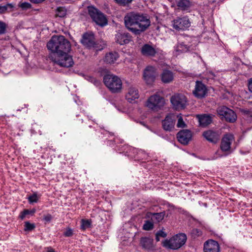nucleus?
<instances>
[{
    "mask_svg": "<svg viewBox=\"0 0 252 252\" xmlns=\"http://www.w3.org/2000/svg\"><path fill=\"white\" fill-rule=\"evenodd\" d=\"M124 20L126 29L135 35H139L151 25V21L148 16L137 12L126 13Z\"/></svg>",
    "mask_w": 252,
    "mask_h": 252,
    "instance_id": "nucleus-1",
    "label": "nucleus"
},
{
    "mask_svg": "<svg viewBox=\"0 0 252 252\" xmlns=\"http://www.w3.org/2000/svg\"><path fill=\"white\" fill-rule=\"evenodd\" d=\"M161 81L165 84L172 82L174 78L173 72L168 69H164L160 74Z\"/></svg>",
    "mask_w": 252,
    "mask_h": 252,
    "instance_id": "nucleus-22",
    "label": "nucleus"
},
{
    "mask_svg": "<svg viewBox=\"0 0 252 252\" xmlns=\"http://www.w3.org/2000/svg\"><path fill=\"white\" fill-rule=\"evenodd\" d=\"M204 252H220V246L217 242L210 240L204 244Z\"/></svg>",
    "mask_w": 252,
    "mask_h": 252,
    "instance_id": "nucleus-15",
    "label": "nucleus"
},
{
    "mask_svg": "<svg viewBox=\"0 0 252 252\" xmlns=\"http://www.w3.org/2000/svg\"><path fill=\"white\" fill-rule=\"evenodd\" d=\"M14 6L11 3H8L5 5H0V14L5 13L8 8H12Z\"/></svg>",
    "mask_w": 252,
    "mask_h": 252,
    "instance_id": "nucleus-31",
    "label": "nucleus"
},
{
    "mask_svg": "<svg viewBox=\"0 0 252 252\" xmlns=\"http://www.w3.org/2000/svg\"><path fill=\"white\" fill-rule=\"evenodd\" d=\"M47 252H54L52 249H49Z\"/></svg>",
    "mask_w": 252,
    "mask_h": 252,
    "instance_id": "nucleus-47",
    "label": "nucleus"
},
{
    "mask_svg": "<svg viewBox=\"0 0 252 252\" xmlns=\"http://www.w3.org/2000/svg\"><path fill=\"white\" fill-rule=\"evenodd\" d=\"M234 141L233 135L231 134H226L222 138L220 148L222 151H228L230 149V145Z\"/></svg>",
    "mask_w": 252,
    "mask_h": 252,
    "instance_id": "nucleus-13",
    "label": "nucleus"
},
{
    "mask_svg": "<svg viewBox=\"0 0 252 252\" xmlns=\"http://www.w3.org/2000/svg\"><path fill=\"white\" fill-rule=\"evenodd\" d=\"M166 236H167V234L164 231H163V230H160V231H158L156 234V240L157 241H159V237L165 238L166 237Z\"/></svg>",
    "mask_w": 252,
    "mask_h": 252,
    "instance_id": "nucleus-38",
    "label": "nucleus"
},
{
    "mask_svg": "<svg viewBox=\"0 0 252 252\" xmlns=\"http://www.w3.org/2000/svg\"><path fill=\"white\" fill-rule=\"evenodd\" d=\"M19 7L23 10H27L32 7V5L29 2H20L18 4Z\"/></svg>",
    "mask_w": 252,
    "mask_h": 252,
    "instance_id": "nucleus-36",
    "label": "nucleus"
},
{
    "mask_svg": "<svg viewBox=\"0 0 252 252\" xmlns=\"http://www.w3.org/2000/svg\"><path fill=\"white\" fill-rule=\"evenodd\" d=\"M140 245L145 250H153L154 248L153 240L148 237L142 238L140 240Z\"/></svg>",
    "mask_w": 252,
    "mask_h": 252,
    "instance_id": "nucleus-23",
    "label": "nucleus"
},
{
    "mask_svg": "<svg viewBox=\"0 0 252 252\" xmlns=\"http://www.w3.org/2000/svg\"><path fill=\"white\" fill-rule=\"evenodd\" d=\"M187 241V236L184 233L177 234L170 239L163 241L162 245L166 249L177 250L183 246Z\"/></svg>",
    "mask_w": 252,
    "mask_h": 252,
    "instance_id": "nucleus-4",
    "label": "nucleus"
},
{
    "mask_svg": "<svg viewBox=\"0 0 252 252\" xmlns=\"http://www.w3.org/2000/svg\"><path fill=\"white\" fill-rule=\"evenodd\" d=\"M105 85L113 93L121 92L122 82L120 78L111 74H107L103 77Z\"/></svg>",
    "mask_w": 252,
    "mask_h": 252,
    "instance_id": "nucleus-3",
    "label": "nucleus"
},
{
    "mask_svg": "<svg viewBox=\"0 0 252 252\" xmlns=\"http://www.w3.org/2000/svg\"><path fill=\"white\" fill-rule=\"evenodd\" d=\"M119 56L117 53H109L105 55L104 61L108 63H113L118 59Z\"/></svg>",
    "mask_w": 252,
    "mask_h": 252,
    "instance_id": "nucleus-26",
    "label": "nucleus"
},
{
    "mask_svg": "<svg viewBox=\"0 0 252 252\" xmlns=\"http://www.w3.org/2000/svg\"><path fill=\"white\" fill-rule=\"evenodd\" d=\"M72 230L68 228L64 233V235L66 237H70L72 235Z\"/></svg>",
    "mask_w": 252,
    "mask_h": 252,
    "instance_id": "nucleus-41",
    "label": "nucleus"
},
{
    "mask_svg": "<svg viewBox=\"0 0 252 252\" xmlns=\"http://www.w3.org/2000/svg\"><path fill=\"white\" fill-rule=\"evenodd\" d=\"M51 54H58L64 52H69L71 45L69 41L63 35H54L47 44Z\"/></svg>",
    "mask_w": 252,
    "mask_h": 252,
    "instance_id": "nucleus-2",
    "label": "nucleus"
},
{
    "mask_svg": "<svg viewBox=\"0 0 252 252\" xmlns=\"http://www.w3.org/2000/svg\"><path fill=\"white\" fill-rule=\"evenodd\" d=\"M28 214H29V210H24V211L21 213L19 217L22 220H23L25 218L26 215Z\"/></svg>",
    "mask_w": 252,
    "mask_h": 252,
    "instance_id": "nucleus-40",
    "label": "nucleus"
},
{
    "mask_svg": "<svg viewBox=\"0 0 252 252\" xmlns=\"http://www.w3.org/2000/svg\"><path fill=\"white\" fill-rule=\"evenodd\" d=\"M66 15V10L63 7H59L57 10V15L60 17H63Z\"/></svg>",
    "mask_w": 252,
    "mask_h": 252,
    "instance_id": "nucleus-33",
    "label": "nucleus"
},
{
    "mask_svg": "<svg viewBox=\"0 0 252 252\" xmlns=\"http://www.w3.org/2000/svg\"><path fill=\"white\" fill-rule=\"evenodd\" d=\"M175 123L174 116L168 115L162 121L163 128L166 131H171L174 127Z\"/></svg>",
    "mask_w": 252,
    "mask_h": 252,
    "instance_id": "nucleus-14",
    "label": "nucleus"
},
{
    "mask_svg": "<svg viewBox=\"0 0 252 252\" xmlns=\"http://www.w3.org/2000/svg\"><path fill=\"white\" fill-rule=\"evenodd\" d=\"M207 93V89L206 86L201 81H197L195 83V88L193 94L197 98L204 97Z\"/></svg>",
    "mask_w": 252,
    "mask_h": 252,
    "instance_id": "nucleus-12",
    "label": "nucleus"
},
{
    "mask_svg": "<svg viewBox=\"0 0 252 252\" xmlns=\"http://www.w3.org/2000/svg\"><path fill=\"white\" fill-rule=\"evenodd\" d=\"M126 97L129 102H131L133 100L138 98L139 94L138 90L134 87L130 86L128 89Z\"/></svg>",
    "mask_w": 252,
    "mask_h": 252,
    "instance_id": "nucleus-21",
    "label": "nucleus"
},
{
    "mask_svg": "<svg viewBox=\"0 0 252 252\" xmlns=\"http://www.w3.org/2000/svg\"><path fill=\"white\" fill-rule=\"evenodd\" d=\"M154 222L151 220H146L143 226V229L145 230H150L154 228Z\"/></svg>",
    "mask_w": 252,
    "mask_h": 252,
    "instance_id": "nucleus-28",
    "label": "nucleus"
},
{
    "mask_svg": "<svg viewBox=\"0 0 252 252\" xmlns=\"http://www.w3.org/2000/svg\"><path fill=\"white\" fill-rule=\"evenodd\" d=\"M64 52L58 54H50L49 58L55 63L62 67H69L73 64L72 57Z\"/></svg>",
    "mask_w": 252,
    "mask_h": 252,
    "instance_id": "nucleus-5",
    "label": "nucleus"
},
{
    "mask_svg": "<svg viewBox=\"0 0 252 252\" xmlns=\"http://www.w3.org/2000/svg\"><path fill=\"white\" fill-rule=\"evenodd\" d=\"M52 219V216L51 215H47L44 217L43 220L46 222H49Z\"/></svg>",
    "mask_w": 252,
    "mask_h": 252,
    "instance_id": "nucleus-42",
    "label": "nucleus"
},
{
    "mask_svg": "<svg viewBox=\"0 0 252 252\" xmlns=\"http://www.w3.org/2000/svg\"><path fill=\"white\" fill-rule=\"evenodd\" d=\"M248 88L249 91L252 93V78L249 80Z\"/></svg>",
    "mask_w": 252,
    "mask_h": 252,
    "instance_id": "nucleus-43",
    "label": "nucleus"
},
{
    "mask_svg": "<svg viewBox=\"0 0 252 252\" xmlns=\"http://www.w3.org/2000/svg\"><path fill=\"white\" fill-rule=\"evenodd\" d=\"M165 216L164 212H160L157 213H150L148 215V217L151 218V220L154 223H158L161 221Z\"/></svg>",
    "mask_w": 252,
    "mask_h": 252,
    "instance_id": "nucleus-24",
    "label": "nucleus"
},
{
    "mask_svg": "<svg viewBox=\"0 0 252 252\" xmlns=\"http://www.w3.org/2000/svg\"><path fill=\"white\" fill-rule=\"evenodd\" d=\"M177 5L182 10H185L190 7L191 2L188 0H180Z\"/></svg>",
    "mask_w": 252,
    "mask_h": 252,
    "instance_id": "nucleus-27",
    "label": "nucleus"
},
{
    "mask_svg": "<svg viewBox=\"0 0 252 252\" xmlns=\"http://www.w3.org/2000/svg\"><path fill=\"white\" fill-rule=\"evenodd\" d=\"M178 118V122L177 124V126L178 127H185L186 126V124L183 121V119L182 116L180 115L177 116Z\"/></svg>",
    "mask_w": 252,
    "mask_h": 252,
    "instance_id": "nucleus-35",
    "label": "nucleus"
},
{
    "mask_svg": "<svg viewBox=\"0 0 252 252\" xmlns=\"http://www.w3.org/2000/svg\"><path fill=\"white\" fill-rule=\"evenodd\" d=\"M116 41L120 45L127 44L130 40L131 36L127 32H119L116 35Z\"/></svg>",
    "mask_w": 252,
    "mask_h": 252,
    "instance_id": "nucleus-19",
    "label": "nucleus"
},
{
    "mask_svg": "<svg viewBox=\"0 0 252 252\" xmlns=\"http://www.w3.org/2000/svg\"><path fill=\"white\" fill-rule=\"evenodd\" d=\"M45 0H30V1L31 2L33 3H36V4L41 3Z\"/></svg>",
    "mask_w": 252,
    "mask_h": 252,
    "instance_id": "nucleus-45",
    "label": "nucleus"
},
{
    "mask_svg": "<svg viewBox=\"0 0 252 252\" xmlns=\"http://www.w3.org/2000/svg\"><path fill=\"white\" fill-rule=\"evenodd\" d=\"M171 102L177 110L184 109L187 103V98L183 94H175L171 97Z\"/></svg>",
    "mask_w": 252,
    "mask_h": 252,
    "instance_id": "nucleus-9",
    "label": "nucleus"
},
{
    "mask_svg": "<svg viewBox=\"0 0 252 252\" xmlns=\"http://www.w3.org/2000/svg\"><path fill=\"white\" fill-rule=\"evenodd\" d=\"M2 1V0H0V1Z\"/></svg>",
    "mask_w": 252,
    "mask_h": 252,
    "instance_id": "nucleus-50",
    "label": "nucleus"
},
{
    "mask_svg": "<svg viewBox=\"0 0 252 252\" xmlns=\"http://www.w3.org/2000/svg\"><path fill=\"white\" fill-rule=\"evenodd\" d=\"M34 212H35V210H32V211H30L29 210V214L30 213H32V214H33Z\"/></svg>",
    "mask_w": 252,
    "mask_h": 252,
    "instance_id": "nucleus-46",
    "label": "nucleus"
},
{
    "mask_svg": "<svg viewBox=\"0 0 252 252\" xmlns=\"http://www.w3.org/2000/svg\"><path fill=\"white\" fill-rule=\"evenodd\" d=\"M190 26L189 20L186 17L177 18L173 21V27L177 30H184Z\"/></svg>",
    "mask_w": 252,
    "mask_h": 252,
    "instance_id": "nucleus-11",
    "label": "nucleus"
},
{
    "mask_svg": "<svg viewBox=\"0 0 252 252\" xmlns=\"http://www.w3.org/2000/svg\"><path fill=\"white\" fill-rule=\"evenodd\" d=\"M35 225L34 223H31L29 221L25 222V231H30L33 230L35 228Z\"/></svg>",
    "mask_w": 252,
    "mask_h": 252,
    "instance_id": "nucleus-30",
    "label": "nucleus"
},
{
    "mask_svg": "<svg viewBox=\"0 0 252 252\" xmlns=\"http://www.w3.org/2000/svg\"><path fill=\"white\" fill-rule=\"evenodd\" d=\"M203 135L210 142L216 143L220 140V133L211 130L203 132Z\"/></svg>",
    "mask_w": 252,
    "mask_h": 252,
    "instance_id": "nucleus-17",
    "label": "nucleus"
},
{
    "mask_svg": "<svg viewBox=\"0 0 252 252\" xmlns=\"http://www.w3.org/2000/svg\"><path fill=\"white\" fill-rule=\"evenodd\" d=\"M81 42L87 47H94L95 44V39L94 34L92 32L84 34Z\"/></svg>",
    "mask_w": 252,
    "mask_h": 252,
    "instance_id": "nucleus-18",
    "label": "nucleus"
},
{
    "mask_svg": "<svg viewBox=\"0 0 252 252\" xmlns=\"http://www.w3.org/2000/svg\"><path fill=\"white\" fill-rule=\"evenodd\" d=\"M6 29V25L4 23L0 21V34L5 32Z\"/></svg>",
    "mask_w": 252,
    "mask_h": 252,
    "instance_id": "nucleus-39",
    "label": "nucleus"
},
{
    "mask_svg": "<svg viewBox=\"0 0 252 252\" xmlns=\"http://www.w3.org/2000/svg\"><path fill=\"white\" fill-rule=\"evenodd\" d=\"M217 112L220 116H221V119L224 118L227 122L233 123L236 120L237 116L235 113L225 106L219 107Z\"/></svg>",
    "mask_w": 252,
    "mask_h": 252,
    "instance_id": "nucleus-8",
    "label": "nucleus"
},
{
    "mask_svg": "<svg viewBox=\"0 0 252 252\" xmlns=\"http://www.w3.org/2000/svg\"><path fill=\"white\" fill-rule=\"evenodd\" d=\"M141 52L143 56L148 57H154L157 53L155 48L148 44H145L142 47Z\"/></svg>",
    "mask_w": 252,
    "mask_h": 252,
    "instance_id": "nucleus-20",
    "label": "nucleus"
},
{
    "mask_svg": "<svg viewBox=\"0 0 252 252\" xmlns=\"http://www.w3.org/2000/svg\"><path fill=\"white\" fill-rule=\"evenodd\" d=\"M207 73H208V77L209 79H213L215 77V74L212 71H209Z\"/></svg>",
    "mask_w": 252,
    "mask_h": 252,
    "instance_id": "nucleus-44",
    "label": "nucleus"
},
{
    "mask_svg": "<svg viewBox=\"0 0 252 252\" xmlns=\"http://www.w3.org/2000/svg\"><path fill=\"white\" fill-rule=\"evenodd\" d=\"M88 12L93 20L98 25L103 27L107 24L105 16L93 6H89Z\"/></svg>",
    "mask_w": 252,
    "mask_h": 252,
    "instance_id": "nucleus-7",
    "label": "nucleus"
},
{
    "mask_svg": "<svg viewBox=\"0 0 252 252\" xmlns=\"http://www.w3.org/2000/svg\"><path fill=\"white\" fill-rule=\"evenodd\" d=\"M118 4L122 6H127L130 4L133 0H114Z\"/></svg>",
    "mask_w": 252,
    "mask_h": 252,
    "instance_id": "nucleus-32",
    "label": "nucleus"
},
{
    "mask_svg": "<svg viewBox=\"0 0 252 252\" xmlns=\"http://www.w3.org/2000/svg\"><path fill=\"white\" fill-rule=\"evenodd\" d=\"M191 133L190 131L185 129L179 131L177 134V138L179 141L183 144H187L191 138Z\"/></svg>",
    "mask_w": 252,
    "mask_h": 252,
    "instance_id": "nucleus-16",
    "label": "nucleus"
},
{
    "mask_svg": "<svg viewBox=\"0 0 252 252\" xmlns=\"http://www.w3.org/2000/svg\"><path fill=\"white\" fill-rule=\"evenodd\" d=\"M251 117H252V115H251Z\"/></svg>",
    "mask_w": 252,
    "mask_h": 252,
    "instance_id": "nucleus-49",
    "label": "nucleus"
},
{
    "mask_svg": "<svg viewBox=\"0 0 252 252\" xmlns=\"http://www.w3.org/2000/svg\"><path fill=\"white\" fill-rule=\"evenodd\" d=\"M176 50L178 53L186 52L189 50V48L184 44H180L177 46Z\"/></svg>",
    "mask_w": 252,
    "mask_h": 252,
    "instance_id": "nucleus-29",
    "label": "nucleus"
},
{
    "mask_svg": "<svg viewBox=\"0 0 252 252\" xmlns=\"http://www.w3.org/2000/svg\"><path fill=\"white\" fill-rule=\"evenodd\" d=\"M199 124L201 126L205 127L212 122L211 117L209 115H204L198 117Z\"/></svg>",
    "mask_w": 252,
    "mask_h": 252,
    "instance_id": "nucleus-25",
    "label": "nucleus"
},
{
    "mask_svg": "<svg viewBox=\"0 0 252 252\" xmlns=\"http://www.w3.org/2000/svg\"><path fill=\"white\" fill-rule=\"evenodd\" d=\"M38 200V197L36 193H34L28 197V200L31 203L37 202Z\"/></svg>",
    "mask_w": 252,
    "mask_h": 252,
    "instance_id": "nucleus-37",
    "label": "nucleus"
},
{
    "mask_svg": "<svg viewBox=\"0 0 252 252\" xmlns=\"http://www.w3.org/2000/svg\"><path fill=\"white\" fill-rule=\"evenodd\" d=\"M81 228L85 230L91 226V221L89 220H82Z\"/></svg>",
    "mask_w": 252,
    "mask_h": 252,
    "instance_id": "nucleus-34",
    "label": "nucleus"
},
{
    "mask_svg": "<svg viewBox=\"0 0 252 252\" xmlns=\"http://www.w3.org/2000/svg\"><path fill=\"white\" fill-rule=\"evenodd\" d=\"M157 76L156 69L152 66H147L144 70L143 77L147 84H152Z\"/></svg>",
    "mask_w": 252,
    "mask_h": 252,
    "instance_id": "nucleus-10",
    "label": "nucleus"
},
{
    "mask_svg": "<svg viewBox=\"0 0 252 252\" xmlns=\"http://www.w3.org/2000/svg\"><path fill=\"white\" fill-rule=\"evenodd\" d=\"M165 104L163 97L159 95L155 94L151 95L147 100L146 105L149 109L158 111L161 109Z\"/></svg>",
    "mask_w": 252,
    "mask_h": 252,
    "instance_id": "nucleus-6",
    "label": "nucleus"
},
{
    "mask_svg": "<svg viewBox=\"0 0 252 252\" xmlns=\"http://www.w3.org/2000/svg\"><path fill=\"white\" fill-rule=\"evenodd\" d=\"M248 121H251V120L249 119H248Z\"/></svg>",
    "mask_w": 252,
    "mask_h": 252,
    "instance_id": "nucleus-48",
    "label": "nucleus"
}]
</instances>
